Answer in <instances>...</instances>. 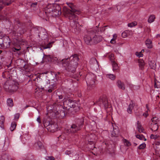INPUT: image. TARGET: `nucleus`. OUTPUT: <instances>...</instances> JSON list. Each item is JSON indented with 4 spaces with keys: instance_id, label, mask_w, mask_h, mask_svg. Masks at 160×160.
I'll use <instances>...</instances> for the list:
<instances>
[{
    "instance_id": "nucleus-1",
    "label": "nucleus",
    "mask_w": 160,
    "mask_h": 160,
    "mask_svg": "<svg viewBox=\"0 0 160 160\" xmlns=\"http://www.w3.org/2000/svg\"><path fill=\"white\" fill-rule=\"evenodd\" d=\"M66 4L70 8L71 10L64 7L63 11L67 16L70 20L71 26L72 30L75 33H78L80 31V25L78 22V17L75 14H79L81 13L80 11L75 9V7L72 3L67 2Z\"/></svg>"
},
{
    "instance_id": "nucleus-2",
    "label": "nucleus",
    "mask_w": 160,
    "mask_h": 160,
    "mask_svg": "<svg viewBox=\"0 0 160 160\" xmlns=\"http://www.w3.org/2000/svg\"><path fill=\"white\" fill-rule=\"evenodd\" d=\"M79 59L78 55L74 54L71 56L69 58L62 59V65L67 71L74 73L78 65V62Z\"/></svg>"
},
{
    "instance_id": "nucleus-3",
    "label": "nucleus",
    "mask_w": 160,
    "mask_h": 160,
    "mask_svg": "<svg viewBox=\"0 0 160 160\" xmlns=\"http://www.w3.org/2000/svg\"><path fill=\"white\" fill-rule=\"evenodd\" d=\"M45 12L48 17H56L61 14V8L59 4H49L45 8Z\"/></svg>"
},
{
    "instance_id": "nucleus-4",
    "label": "nucleus",
    "mask_w": 160,
    "mask_h": 160,
    "mask_svg": "<svg viewBox=\"0 0 160 160\" xmlns=\"http://www.w3.org/2000/svg\"><path fill=\"white\" fill-rule=\"evenodd\" d=\"M83 39L87 44L91 45L101 42L102 39V37L100 35H96L94 33L90 32L84 36Z\"/></svg>"
},
{
    "instance_id": "nucleus-5",
    "label": "nucleus",
    "mask_w": 160,
    "mask_h": 160,
    "mask_svg": "<svg viewBox=\"0 0 160 160\" xmlns=\"http://www.w3.org/2000/svg\"><path fill=\"white\" fill-rule=\"evenodd\" d=\"M10 78L9 77V79L4 84L3 88L7 92H11L18 89L19 84L14 80L10 79Z\"/></svg>"
},
{
    "instance_id": "nucleus-6",
    "label": "nucleus",
    "mask_w": 160,
    "mask_h": 160,
    "mask_svg": "<svg viewBox=\"0 0 160 160\" xmlns=\"http://www.w3.org/2000/svg\"><path fill=\"white\" fill-rule=\"evenodd\" d=\"M76 122V124H72L70 128L67 130L68 133H75L80 130L83 124L84 119L82 118L78 119Z\"/></svg>"
},
{
    "instance_id": "nucleus-7",
    "label": "nucleus",
    "mask_w": 160,
    "mask_h": 160,
    "mask_svg": "<svg viewBox=\"0 0 160 160\" xmlns=\"http://www.w3.org/2000/svg\"><path fill=\"white\" fill-rule=\"evenodd\" d=\"M95 75L93 73L88 74L86 77V80L88 88L91 90L94 87L95 80L96 79Z\"/></svg>"
},
{
    "instance_id": "nucleus-8",
    "label": "nucleus",
    "mask_w": 160,
    "mask_h": 160,
    "mask_svg": "<svg viewBox=\"0 0 160 160\" xmlns=\"http://www.w3.org/2000/svg\"><path fill=\"white\" fill-rule=\"evenodd\" d=\"M44 125L46 126L48 130L51 132H54L57 130L58 125L55 123L45 122L44 123Z\"/></svg>"
},
{
    "instance_id": "nucleus-9",
    "label": "nucleus",
    "mask_w": 160,
    "mask_h": 160,
    "mask_svg": "<svg viewBox=\"0 0 160 160\" xmlns=\"http://www.w3.org/2000/svg\"><path fill=\"white\" fill-rule=\"evenodd\" d=\"M63 105L64 106H66V108L69 110L72 111L74 108L76 107L74 102L70 99H68L65 100L63 102Z\"/></svg>"
},
{
    "instance_id": "nucleus-10",
    "label": "nucleus",
    "mask_w": 160,
    "mask_h": 160,
    "mask_svg": "<svg viewBox=\"0 0 160 160\" xmlns=\"http://www.w3.org/2000/svg\"><path fill=\"white\" fill-rule=\"evenodd\" d=\"M100 104L103 105L105 108H107L109 105V102L107 98L105 96L101 97L97 101Z\"/></svg>"
},
{
    "instance_id": "nucleus-11",
    "label": "nucleus",
    "mask_w": 160,
    "mask_h": 160,
    "mask_svg": "<svg viewBox=\"0 0 160 160\" xmlns=\"http://www.w3.org/2000/svg\"><path fill=\"white\" fill-rule=\"evenodd\" d=\"M26 32V30L24 28H20L18 32H16L15 31H13L11 33V34L16 38H18L19 36L24 34Z\"/></svg>"
},
{
    "instance_id": "nucleus-12",
    "label": "nucleus",
    "mask_w": 160,
    "mask_h": 160,
    "mask_svg": "<svg viewBox=\"0 0 160 160\" xmlns=\"http://www.w3.org/2000/svg\"><path fill=\"white\" fill-rule=\"evenodd\" d=\"M3 41L4 48L10 46L11 42L8 36H3Z\"/></svg>"
},
{
    "instance_id": "nucleus-13",
    "label": "nucleus",
    "mask_w": 160,
    "mask_h": 160,
    "mask_svg": "<svg viewBox=\"0 0 160 160\" xmlns=\"http://www.w3.org/2000/svg\"><path fill=\"white\" fill-rule=\"evenodd\" d=\"M119 134V129L118 127L113 128V131L111 132V134L112 137H118Z\"/></svg>"
},
{
    "instance_id": "nucleus-14",
    "label": "nucleus",
    "mask_w": 160,
    "mask_h": 160,
    "mask_svg": "<svg viewBox=\"0 0 160 160\" xmlns=\"http://www.w3.org/2000/svg\"><path fill=\"white\" fill-rule=\"evenodd\" d=\"M134 105V102L132 101H131L128 107L127 110V111L129 113L131 114L132 113Z\"/></svg>"
},
{
    "instance_id": "nucleus-15",
    "label": "nucleus",
    "mask_w": 160,
    "mask_h": 160,
    "mask_svg": "<svg viewBox=\"0 0 160 160\" xmlns=\"http://www.w3.org/2000/svg\"><path fill=\"white\" fill-rule=\"evenodd\" d=\"M150 127L151 130L153 131H157L158 128V124L157 122L155 123H151L150 124Z\"/></svg>"
},
{
    "instance_id": "nucleus-16",
    "label": "nucleus",
    "mask_w": 160,
    "mask_h": 160,
    "mask_svg": "<svg viewBox=\"0 0 160 160\" xmlns=\"http://www.w3.org/2000/svg\"><path fill=\"white\" fill-rule=\"evenodd\" d=\"M117 85L118 88L120 89L124 90L125 88L124 83L122 82L120 80H118L117 82Z\"/></svg>"
},
{
    "instance_id": "nucleus-17",
    "label": "nucleus",
    "mask_w": 160,
    "mask_h": 160,
    "mask_svg": "<svg viewBox=\"0 0 160 160\" xmlns=\"http://www.w3.org/2000/svg\"><path fill=\"white\" fill-rule=\"evenodd\" d=\"M148 48L151 49L152 48L153 46L152 41L149 39H147L145 42Z\"/></svg>"
},
{
    "instance_id": "nucleus-18",
    "label": "nucleus",
    "mask_w": 160,
    "mask_h": 160,
    "mask_svg": "<svg viewBox=\"0 0 160 160\" xmlns=\"http://www.w3.org/2000/svg\"><path fill=\"white\" fill-rule=\"evenodd\" d=\"M7 105L8 107H12L13 106V100L11 98H8L7 101Z\"/></svg>"
},
{
    "instance_id": "nucleus-19",
    "label": "nucleus",
    "mask_w": 160,
    "mask_h": 160,
    "mask_svg": "<svg viewBox=\"0 0 160 160\" xmlns=\"http://www.w3.org/2000/svg\"><path fill=\"white\" fill-rule=\"evenodd\" d=\"M57 112L59 114V115L58 117H59L61 118H64L66 115L65 112L64 110H62L60 111H57Z\"/></svg>"
},
{
    "instance_id": "nucleus-20",
    "label": "nucleus",
    "mask_w": 160,
    "mask_h": 160,
    "mask_svg": "<svg viewBox=\"0 0 160 160\" xmlns=\"http://www.w3.org/2000/svg\"><path fill=\"white\" fill-rule=\"evenodd\" d=\"M112 67V70L113 71L117 70L119 69V67L118 64L114 61L111 63Z\"/></svg>"
},
{
    "instance_id": "nucleus-21",
    "label": "nucleus",
    "mask_w": 160,
    "mask_h": 160,
    "mask_svg": "<svg viewBox=\"0 0 160 160\" xmlns=\"http://www.w3.org/2000/svg\"><path fill=\"white\" fill-rule=\"evenodd\" d=\"M139 66V68L141 69H142L144 68L145 65V63L142 60H140L138 61Z\"/></svg>"
},
{
    "instance_id": "nucleus-22",
    "label": "nucleus",
    "mask_w": 160,
    "mask_h": 160,
    "mask_svg": "<svg viewBox=\"0 0 160 160\" xmlns=\"http://www.w3.org/2000/svg\"><path fill=\"white\" fill-rule=\"evenodd\" d=\"M35 145L36 146V147H37V146H38V147H37V149H40L42 148L43 147V146L42 145V143L39 141L35 143Z\"/></svg>"
},
{
    "instance_id": "nucleus-23",
    "label": "nucleus",
    "mask_w": 160,
    "mask_h": 160,
    "mask_svg": "<svg viewBox=\"0 0 160 160\" xmlns=\"http://www.w3.org/2000/svg\"><path fill=\"white\" fill-rule=\"evenodd\" d=\"M155 18V17L154 15H151L148 19V22L149 23H151L154 21Z\"/></svg>"
},
{
    "instance_id": "nucleus-24",
    "label": "nucleus",
    "mask_w": 160,
    "mask_h": 160,
    "mask_svg": "<svg viewBox=\"0 0 160 160\" xmlns=\"http://www.w3.org/2000/svg\"><path fill=\"white\" fill-rule=\"evenodd\" d=\"M43 58L44 59L46 60V62H51L52 61V58L50 55H46L44 54Z\"/></svg>"
},
{
    "instance_id": "nucleus-25",
    "label": "nucleus",
    "mask_w": 160,
    "mask_h": 160,
    "mask_svg": "<svg viewBox=\"0 0 160 160\" xmlns=\"http://www.w3.org/2000/svg\"><path fill=\"white\" fill-rule=\"evenodd\" d=\"M4 117L3 116L0 117V127L2 128L4 126Z\"/></svg>"
},
{
    "instance_id": "nucleus-26",
    "label": "nucleus",
    "mask_w": 160,
    "mask_h": 160,
    "mask_svg": "<svg viewBox=\"0 0 160 160\" xmlns=\"http://www.w3.org/2000/svg\"><path fill=\"white\" fill-rule=\"evenodd\" d=\"M16 126L17 124L16 123L14 122H12L11 124V127L10 128V130L11 131L14 130L16 128Z\"/></svg>"
},
{
    "instance_id": "nucleus-27",
    "label": "nucleus",
    "mask_w": 160,
    "mask_h": 160,
    "mask_svg": "<svg viewBox=\"0 0 160 160\" xmlns=\"http://www.w3.org/2000/svg\"><path fill=\"white\" fill-rule=\"evenodd\" d=\"M90 63L91 64H93L96 66H97L98 64L97 61L95 58H92L90 60Z\"/></svg>"
},
{
    "instance_id": "nucleus-28",
    "label": "nucleus",
    "mask_w": 160,
    "mask_h": 160,
    "mask_svg": "<svg viewBox=\"0 0 160 160\" xmlns=\"http://www.w3.org/2000/svg\"><path fill=\"white\" fill-rule=\"evenodd\" d=\"M106 77L107 78L112 80H114L116 78V76L115 75L113 74H108L106 75Z\"/></svg>"
},
{
    "instance_id": "nucleus-29",
    "label": "nucleus",
    "mask_w": 160,
    "mask_h": 160,
    "mask_svg": "<svg viewBox=\"0 0 160 160\" xmlns=\"http://www.w3.org/2000/svg\"><path fill=\"white\" fill-rule=\"evenodd\" d=\"M3 41V37L0 36V48H4Z\"/></svg>"
},
{
    "instance_id": "nucleus-30",
    "label": "nucleus",
    "mask_w": 160,
    "mask_h": 160,
    "mask_svg": "<svg viewBox=\"0 0 160 160\" xmlns=\"http://www.w3.org/2000/svg\"><path fill=\"white\" fill-rule=\"evenodd\" d=\"M117 35L116 34H114L113 35V38L111 39L110 41V42L112 44L115 43L116 42L115 39L117 38Z\"/></svg>"
},
{
    "instance_id": "nucleus-31",
    "label": "nucleus",
    "mask_w": 160,
    "mask_h": 160,
    "mask_svg": "<svg viewBox=\"0 0 160 160\" xmlns=\"http://www.w3.org/2000/svg\"><path fill=\"white\" fill-rule=\"evenodd\" d=\"M109 58L111 63L115 61L113 54H111L110 55H109Z\"/></svg>"
},
{
    "instance_id": "nucleus-32",
    "label": "nucleus",
    "mask_w": 160,
    "mask_h": 160,
    "mask_svg": "<svg viewBox=\"0 0 160 160\" xmlns=\"http://www.w3.org/2000/svg\"><path fill=\"white\" fill-rule=\"evenodd\" d=\"M137 22H134L131 23H129L128 24V26L129 27L132 28L136 25Z\"/></svg>"
},
{
    "instance_id": "nucleus-33",
    "label": "nucleus",
    "mask_w": 160,
    "mask_h": 160,
    "mask_svg": "<svg viewBox=\"0 0 160 160\" xmlns=\"http://www.w3.org/2000/svg\"><path fill=\"white\" fill-rule=\"evenodd\" d=\"M52 42H50L46 46H42V48L44 49L48 48H50L52 46Z\"/></svg>"
},
{
    "instance_id": "nucleus-34",
    "label": "nucleus",
    "mask_w": 160,
    "mask_h": 160,
    "mask_svg": "<svg viewBox=\"0 0 160 160\" xmlns=\"http://www.w3.org/2000/svg\"><path fill=\"white\" fill-rule=\"evenodd\" d=\"M54 87L55 85L54 84L51 85L49 87V89L48 90V92H52V91L54 90Z\"/></svg>"
},
{
    "instance_id": "nucleus-35",
    "label": "nucleus",
    "mask_w": 160,
    "mask_h": 160,
    "mask_svg": "<svg viewBox=\"0 0 160 160\" xmlns=\"http://www.w3.org/2000/svg\"><path fill=\"white\" fill-rule=\"evenodd\" d=\"M159 137V136L157 135H154L152 134L150 137V138L152 139H156Z\"/></svg>"
},
{
    "instance_id": "nucleus-36",
    "label": "nucleus",
    "mask_w": 160,
    "mask_h": 160,
    "mask_svg": "<svg viewBox=\"0 0 160 160\" xmlns=\"http://www.w3.org/2000/svg\"><path fill=\"white\" fill-rule=\"evenodd\" d=\"M21 48L19 45L18 46V48L16 47H13L12 48V50L13 52H15L16 51H18L21 50Z\"/></svg>"
},
{
    "instance_id": "nucleus-37",
    "label": "nucleus",
    "mask_w": 160,
    "mask_h": 160,
    "mask_svg": "<svg viewBox=\"0 0 160 160\" xmlns=\"http://www.w3.org/2000/svg\"><path fill=\"white\" fill-rule=\"evenodd\" d=\"M146 146V144L145 143H143L141 144L138 147V148L140 149H143Z\"/></svg>"
},
{
    "instance_id": "nucleus-38",
    "label": "nucleus",
    "mask_w": 160,
    "mask_h": 160,
    "mask_svg": "<svg viewBox=\"0 0 160 160\" xmlns=\"http://www.w3.org/2000/svg\"><path fill=\"white\" fill-rule=\"evenodd\" d=\"M123 142L124 143V144L127 146H129L131 145L130 142L126 139L124 140Z\"/></svg>"
},
{
    "instance_id": "nucleus-39",
    "label": "nucleus",
    "mask_w": 160,
    "mask_h": 160,
    "mask_svg": "<svg viewBox=\"0 0 160 160\" xmlns=\"http://www.w3.org/2000/svg\"><path fill=\"white\" fill-rule=\"evenodd\" d=\"M136 137L137 138L141 140H143V138H144V137L143 135H136Z\"/></svg>"
},
{
    "instance_id": "nucleus-40",
    "label": "nucleus",
    "mask_w": 160,
    "mask_h": 160,
    "mask_svg": "<svg viewBox=\"0 0 160 160\" xmlns=\"http://www.w3.org/2000/svg\"><path fill=\"white\" fill-rule=\"evenodd\" d=\"M151 120L152 121L153 123H158V121L157 118L156 117H154Z\"/></svg>"
},
{
    "instance_id": "nucleus-41",
    "label": "nucleus",
    "mask_w": 160,
    "mask_h": 160,
    "mask_svg": "<svg viewBox=\"0 0 160 160\" xmlns=\"http://www.w3.org/2000/svg\"><path fill=\"white\" fill-rule=\"evenodd\" d=\"M19 116L20 114L19 113H17L15 114L14 115V120H17L19 117Z\"/></svg>"
},
{
    "instance_id": "nucleus-42",
    "label": "nucleus",
    "mask_w": 160,
    "mask_h": 160,
    "mask_svg": "<svg viewBox=\"0 0 160 160\" xmlns=\"http://www.w3.org/2000/svg\"><path fill=\"white\" fill-rule=\"evenodd\" d=\"M137 128L138 129V131L140 132H144V129L142 127V125H141L140 128Z\"/></svg>"
},
{
    "instance_id": "nucleus-43",
    "label": "nucleus",
    "mask_w": 160,
    "mask_h": 160,
    "mask_svg": "<svg viewBox=\"0 0 160 160\" xmlns=\"http://www.w3.org/2000/svg\"><path fill=\"white\" fill-rule=\"evenodd\" d=\"M136 55L138 57H142L143 56V54L141 52H137L136 53Z\"/></svg>"
},
{
    "instance_id": "nucleus-44",
    "label": "nucleus",
    "mask_w": 160,
    "mask_h": 160,
    "mask_svg": "<svg viewBox=\"0 0 160 160\" xmlns=\"http://www.w3.org/2000/svg\"><path fill=\"white\" fill-rule=\"evenodd\" d=\"M47 160H54V158L52 156H47L46 157Z\"/></svg>"
},
{
    "instance_id": "nucleus-45",
    "label": "nucleus",
    "mask_w": 160,
    "mask_h": 160,
    "mask_svg": "<svg viewBox=\"0 0 160 160\" xmlns=\"http://www.w3.org/2000/svg\"><path fill=\"white\" fill-rule=\"evenodd\" d=\"M42 35L41 36V38L42 39L45 40L47 38L48 36L47 33H46L45 34H43V36H42Z\"/></svg>"
},
{
    "instance_id": "nucleus-46",
    "label": "nucleus",
    "mask_w": 160,
    "mask_h": 160,
    "mask_svg": "<svg viewBox=\"0 0 160 160\" xmlns=\"http://www.w3.org/2000/svg\"><path fill=\"white\" fill-rule=\"evenodd\" d=\"M135 115L138 116H139L142 114L141 111L138 110L135 112Z\"/></svg>"
},
{
    "instance_id": "nucleus-47",
    "label": "nucleus",
    "mask_w": 160,
    "mask_h": 160,
    "mask_svg": "<svg viewBox=\"0 0 160 160\" xmlns=\"http://www.w3.org/2000/svg\"><path fill=\"white\" fill-rule=\"evenodd\" d=\"M37 2H33L31 4V7H35L36 6H37Z\"/></svg>"
},
{
    "instance_id": "nucleus-48",
    "label": "nucleus",
    "mask_w": 160,
    "mask_h": 160,
    "mask_svg": "<svg viewBox=\"0 0 160 160\" xmlns=\"http://www.w3.org/2000/svg\"><path fill=\"white\" fill-rule=\"evenodd\" d=\"M65 154L66 155H70L71 154V152L70 151L67 150L65 152Z\"/></svg>"
},
{
    "instance_id": "nucleus-49",
    "label": "nucleus",
    "mask_w": 160,
    "mask_h": 160,
    "mask_svg": "<svg viewBox=\"0 0 160 160\" xmlns=\"http://www.w3.org/2000/svg\"><path fill=\"white\" fill-rule=\"evenodd\" d=\"M141 125L140 124L139 122V121H138L137 123V128H140Z\"/></svg>"
},
{
    "instance_id": "nucleus-50",
    "label": "nucleus",
    "mask_w": 160,
    "mask_h": 160,
    "mask_svg": "<svg viewBox=\"0 0 160 160\" xmlns=\"http://www.w3.org/2000/svg\"><path fill=\"white\" fill-rule=\"evenodd\" d=\"M37 121L39 123H41V120L40 117H38L37 119Z\"/></svg>"
},
{
    "instance_id": "nucleus-51",
    "label": "nucleus",
    "mask_w": 160,
    "mask_h": 160,
    "mask_svg": "<svg viewBox=\"0 0 160 160\" xmlns=\"http://www.w3.org/2000/svg\"><path fill=\"white\" fill-rule=\"evenodd\" d=\"M148 111H146V112L145 113H143V115L145 117H147L148 115Z\"/></svg>"
},
{
    "instance_id": "nucleus-52",
    "label": "nucleus",
    "mask_w": 160,
    "mask_h": 160,
    "mask_svg": "<svg viewBox=\"0 0 160 160\" xmlns=\"http://www.w3.org/2000/svg\"><path fill=\"white\" fill-rule=\"evenodd\" d=\"M122 37L123 38H125V37H126L127 36V35L126 33L124 32H123L122 33Z\"/></svg>"
},
{
    "instance_id": "nucleus-53",
    "label": "nucleus",
    "mask_w": 160,
    "mask_h": 160,
    "mask_svg": "<svg viewBox=\"0 0 160 160\" xmlns=\"http://www.w3.org/2000/svg\"><path fill=\"white\" fill-rule=\"evenodd\" d=\"M12 3L11 1H10V2H6L5 3V4L7 6L9 5L10 4H11Z\"/></svg>"
},
{
    "instance_id": "nucleus-54",
    "label": "nucleus",
    "mask_w": 160,
    "mask_h": 160,
    "mask_svg": "<svg viewBox=\"0 0 160 160\" xmlns=\"http://www.w3.org/2000/svg\"><path fill=\"white\" fill-rule=\"evenodd\" d=\"M6 75L4 73H3V74L2 75V77H3V78H6Z\"/></svg>"
},
{
    "instance_id": "nucleus-55",
    "label": "nucleus",
    "mask_w": 160,
    "mask_h": 160,
    "mask_svg": "<svg viewBox=\"0 0 160 160\" xmlns=\"http://www.w3.org/2000/svg\"><path fill=\"white\" fill-rule=\"evenodd\" d=\"M58 97H59V98L60 99H62L63 98V96L62 95L59 96Z\"/></svg>"
},
{
    "instance_id": "nucleus-56",
    "label": "nucleus",
    "mask_w": 160,
    "mask_h": 160,
    "mask_svg": "<svg viewBox=\"0 0 160 160\" xmlns=\"http://www.w3.org/2000/svg\"><path fill=\"white\" fill-rule=\"evenodd\" d=\"M146 108L147 109V111H148L149 110L148 106V104H146Z\"/></svg>"
},
{
    "instance_id": "nucleus-57",
    "label": "nucleus",
    "mask_w": 160,
    "mask_h": 160,
    "mask_svg": "<svg viewBox=\"0 0 160 160\" xmlns=\"http://www.w3.org/2000/svg\"><path fill=\"white\" fill-rule=\"evenodd\" d=\"M3 7L2 5H1V6H0V11L1 10L3 9Z\"/></svg>"
},
{
    "instance_id": "nucleus-58",
    "label": "nucleus",
    "mask_w": 160,
    "mask_h": 160,
    "mask_svg": "<svg viewBox=\"0 0 160 160\" xmlns=\"http://www.w3.org/2000/svg\"><path fill=\"white\" fill-rule=\"evenodd\" d=\"M144 49H142V50H141V52L142 53V52H144Z\"/></svg>"
},
{
    "instance_id": "nucleus-59",
    "label": "nucleus",
    "mask_w": 160,
    "mask_h": 160,
    "mask_svg": "<svg viewBox=\"0 0 160 160\" xmlns=\"http://www.w3.org/2000/svg\"><path fill=\"white\" fill-rule=\"evenodd\" d=\"M29 107V106L28 105H27L24 108V109H25L26 108H27L28 107Z\"/></svg>"
},
{
    "instance_id": "nucleus-60",
    "label": "nucleus",
    "mask_w": 160,
    "mask_h": 160,
    "mask_svg": "<svg viewBox=\"0 0 160 160\" xmlns=\"http://www.w3.org/2000/svg\"><path fill=\"white\" fill-rule=\"evenodd\" d=\"M23 68L25 69H27V68L25 66V65H24V66H23Z\"/></svg>"
},
{
    "instance_id": "nucleus-61",
    "label": "nucleus",
    "mask_w": 160,
    "mask_h": 160,
    "mask_svg": "<svg viewBox=\"0 0 160 160\" xmlns=\"http://www.w3.org/2000/svg\"><path fill=\"white\" fill-rule=\"evenodd\" d=\"M160 37V35H159V34L157 35V38H158V37Z\"/></svg>"
},
{
    "instance_id": "nucleus-62",
    "label": "nucleus",
    "mask_w": 160,
    "mask_h": 160,
    "mask_svg": "<svg viewBox=\"0 0 160 160\" xmlns=\"http://www.w3.org/2000/svg\"><path fill=\"white\" fill-rule=\"evenodd\" d=\"M2 52V51L0 50V54Z\"/></svg>"
},
{
    "instance_id": "nucleus-63",
    "label": "nucleus",
    "mask_w": 160,
    "mask_h": 160,
    "mask_svg": "<svg viewBox=\"0 0 160 160\" xmlns=\"http://www.w3.org/2000/svg\"><path fill=\"white\" fill-rule=\"evenodd\" d=\"M58 74H60V72H58Z\"/></svg>"
},
{
    "instance_id": "nucleus-64",
    "label": "nucleus",
    "mask_w": 160,
    "mask_h": 160,
    "mask_svg": "<svg viewBox=\"0 0 160 160\" xmlns=\"http://www.w3.org/2000/svg\"><path fill=\"white\" fill-rule=\"evenodd\" d=\"M79 74L80 76H81L82 75L81 74V73H79Z\"/></svg>"
}]
</instances>
